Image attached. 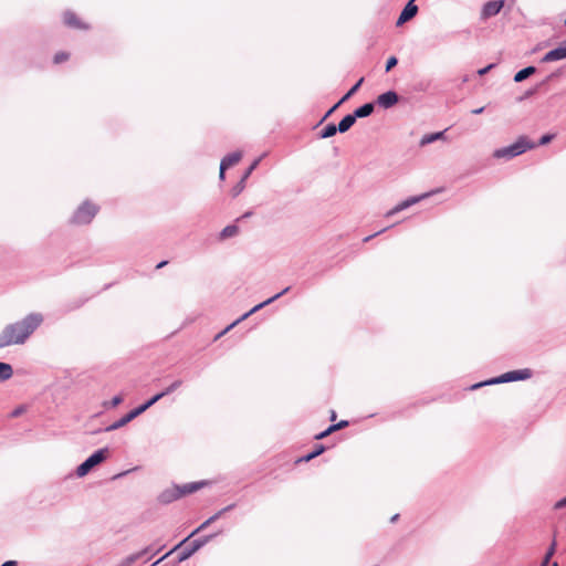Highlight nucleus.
<instances>
[{
  "mask_svg": "<svg viewBox=\"0 0 566 566\" xmlns=\"http://www.w3.org/2000/svg\"><path fill=\"white\" fill-rule=\"evenodd\" d=\"M182 385V380L180 379H177L175 381H172L168 387H166L164 390H161L160 392L154 395L151 398L154 399L155 403L158 402L161 398L170 395L171 392H174L175 390H177L180 386Z\"/></svg>",
  "mask_w": 566,
  "mask_h": 566,
  "instance_id": "412c9836",
  "label": "nucleus"
},
{
  "mask_svg": "<svg viewBox=\"0 0 566 566\" xmlns=\"http://www.w3.org/2000/svg\"><path fill=\"white\" fill-rule=\"evenodd\" d=\"M241 158H242L241 151L230 153L221 159L220 166L222 167V169H228L231 166L238 164L241 160Z\"/></svg>",
  "mask_w": 566,
  "mask_h": 566,
  "instance_id": "aec40b11",
  "label": "nucleus"
},
{
  "mask_svg": "<svg viewBox=\"0 0 566 566\" xmlns=\"http://www.w3.org/2000/svg\"><path fill=\"white\" fill-rule=\"evenodd\" d=\"M239 232V228L235 224H229L220 232V239L224 240L234 237Z\"/></svg>",
  "mask_w": 566,
  "mask_h": 566,
  "instance_id": "cd10ccee",
  "label": "nucleus"
},
{
  "mask_svg": "<svg viewBox=\"0 0 566 566\" xmlns=\"http://www.w3.org/2000/svg\"><path fill=\"white\" fill-rule=\"evenodd\" d=\"M399 518V514H395L391 516L390 522L395 523Z\"/></svg>",
  "mask_w": 566,
  "mask_h": 566,
  "instance_id": "5fc2aeb1",
  "label": "nucleus"
},
{
  "mask_svg": "<svg viewBox=\"0 0 566 566\" xmlns=\"http://www.w3.org/2000/svg\"><path fill=\"white\" fill-rule=\"evenodd\" d=\"M336 419V412L334 410L331 411V420Z\"/></svg>",
  "mask_w": 566,
  "mask_h": 566,
  "instance_id": "6e6d98bb",
  "label": "nucleus"
},
{
  "mask_svg": "<svg viewBox=\"0 0 566 566\" xmlns=\"http://www.w3.org/2000/svg\"><path fill=\"white\" fill-rule=\"evenodd\" d=\"M159 549L157 551H154L151 546H147L145 547L144 549L135 553V554H130L128 555L127 557H125L119 565L117 566H132L135 562H137L138 559H140L142 557L150 554V555H155L158 553Z\"/></svg>",
  "mask_w": 566,
  "mask_h": 566,
  "instance_id": "a211bd4d",
  "label": "nucleus"
},
{
  "mask_svg": "<svg viewBox=\"0 0 566 566\" xmlns=\"http://www.w3.org/2000/svg\"><path fill=\"white\" fill-rule=\"evenodd\" d=\"M433 193L432 192H427V193H422L420 196H413V197H409L407 198L406 200L401 201L400 203H398L397 206H395L392 209H390L387 213H386V217L387 218H390L395 214H397L398 212L405 210V209H408L410 208L411 206L420 202L422 199L424 198H428L429 196H431Z\"/></svg>",
  "mask_w": 566,
  "mask_h": 566,
  "instance_id": "1a4fd4ad",
  "label": "nucleus"
},
{
  "mask_svg": "<svg viewBox=\"0 0 566 566\" xmlns=\"http://www.w3.org/2000/svg\"><path fill=\"white\" fill-rule=\"evenodd\" d=\"M536 91H537V87H533V88L527 90L522 96H520L517 98V101L522 102V101L533 96L536 93Z\"/></svg>",
  "mask_w": 566,
  "mask_h": 566,
  "instance_id": "a19ab883",
  "label": "nucleus"
},
{
  "mask_svg": "<svg viewBox=\"0 0 566 566\" xmlns=\"http://www.w3.org/2000/svg\"><path fill=\"white\" fill-rule=\"evenodd\" d=\"M245 181L244 178H241L240 181L237 182V185L233 186V188L231 189V195L232 197H238L244 189L245 187Z\"/></svg>",
  "mask_w": 566,
  "mask_h": 566,
  "instance_id": "c756f323",
  "label": "nucleus"
},
{
  "mask_svg": "<svg viewBox=\"0 0 566 566\" xmlns=\"http://www.w3.org/2000/svg\"><path fill=\"white\" fill-rule=\"evenodd\" d=\"M209 484V481L202 480V481H196V482H189L179 485L178 484V495L179 497H184L186 495L192 494L202 488L207 486Z\"/></svg>",
  "mask_w": 566,
  "mask_h": 566,
  "instance_id": "4468645a",
  "label": "nucleus"
},
{
  "mask_svg": "<svg viewBox=\"0 0 566 566\" xmlns=\"http://www.w3.org/2000/svg\"><path fill=\"white\" fill-rule=\"evenodd\" d=\"M532 375H533V371L530 368L511 370V371H506L500 376L486 379L484 381L476 382V384L472 385L470 387V389L475 390L483 386L526 380V379H530L532 377Z\"/></svg>",
  "mask_w": 566,
  "mask_h": 566,
  "instance_id": "7ed1b4c3",
  "label": "nucleus"
},
{
  "mask_svg": "<svg viewBox=\"0 0 566 566\" xmlns=\"http://www.w3.org/2000/svg\"><path fill=\"white\" fill-rule=\"evenodd\" d=\"M325 450H326V447L324 444H322V443L315 444L314 449L311 452L301 457L296 462H308V461L315 459L316 457L321 455L322 453H324Z\"/></svg>",
  "mask_w": 566,
  "mask_h": 566,
  "instance_id": "b1692460",
  "label": "nucleus"
},
{
  "mask_svg": "<svg viewBox=\"0 0 566 566\" xmlns=\"http://www.w3.org/2000/svg\"><path fill=\"white\" fill-rule=\"evenodd\" d=\"M0 566H18V562L7 560V562L2 563Z\"/></svg>",
  "mask_w": 566,
  "mask_h": 566,
  "instance_id": "de8ad7c7",
  "label": "nucleus"
},
{
  "mask_svg": "<svg viewBox=\"0 0 566 566\" xmlns=\"http://www.w3.org/2000/svg\"><path fill=\"white\" fill-rule=\"evenodd\" d=\"M153 556H154V555H149V556L147 557V560H150V559L153 558Z\"/></svg>",
  "mask_w": 566,
  "mask_h": 566,
  "instance_id": "13d9d810",
  "label": "nucleus"
},
{
  "mask_svg": "<svg viewBox=\"0 0 566 566\" xmlns=\"http://www.w3.org/2000/svg\"><path fill=\"white\" fill-rule=\"evenodd\" d=\"M167 263H168V261H166V260L160 261V262L156 265V269H161V268H164Z\"/></svg>",
  "mask_w": 566,
  "mask_h": 566,
  "instance_id": "603ef678",
  "label": "nucleus"
},
{
  "mask_svg": "<svg viewBox=\"0 0 566 566\" xmlns=\"http://www.w3.org/2000/svg\"><path fill=\"white\" fill-rule=\"evenodd\" d=\"M109 453L108 448H102L96 451H94L90 457H87L77 468H76V475L78 478H83L87 475L93 468L102 463L106 460L107 455Z\"/></svg>",
  "mask_w": 566,
  "mask_h": 566,
  "instance_id": "423d86ee",
  "label": "nucleus"
},
{
  "mask_svg": "<svg viewBox=\"0 0 566 566\" xmlns=\"http://www.w3.org/2000/svg\"><path fill=\"white\" fill-rule=\"evenodd\" d=\"M566 59V40H564L558 46L548 51L541 59L542 63H549Z\"/></svg>",
  "mask_w": 566,
  "mask_h": 566,
  "instance_id": "f8f14e48",
  "label": "nucleus"
},
{
  "mask_svg": "<svg viewBox=\"0 0 566 566\" xmlns=\"http://www.w3.org/2000/svg\"><path fill=\"white\" fill-rule=\"evenodd\" d=\"M398 64V59L396 56H390L386 61L385 71L389 72L391 71L396 65Z\"/></svg>",
  "mask_w": 566,
  "mask_h": 566,
  "instance_id": "c9c22d12",
  "label": "nucleus"
},
{
  "mask_svg": "<svg viewBox=\"0 0 566 566\" xmlns=\"http://www.w3.org/2000/svg\"><path fill=\"white\" fill-rule=\"evenodd\" d=\"M565 507H566V495L564 497L559 499L558 501H556L553 505V509L555 511H558V510H562Z\"/></svg>",
  "mask_w": 566,
  "mask_h": 566,
  "instance_id": "ea45409f",
  "label": "nucleus"
},
{
  "mask_svg": "<svg viewBox=\"0 0 566 566\" xmlns=\"http://www.w3.org/2000/svg\"><path fill=\"white\" fill-rule=\"evenodd\" d=\"M444 133H446V130H441V132H436V133H430V134L423 135L419 143L420 147H424V146L432 144L437 140L443 139Z\"/></svg>",
  "mask_w": 566,
  "mask_h": 566,
  "instance_id": "5701e85b",
  "label": "nucleus"
},
{
  "mask_svg": "<svg viewBox=\"0 0 566 566\" xmlns=\"http://www.w3.org/2000/svg\"><path fill=\"white\" fill-rule=\"evenodd\" d=\"M226 170L227 169H222V167L220 166V171H219L220 180H224V178H226Z\"/></svg>",
  "mask_w": 566,
  "mask_h": 566,
  "instance_id": "3c124183",
  "label": "nucleus"
},
{
  "mask_svg": "<svg viewBox=\"0 0 566 566\" xmlns=\"http://www.w3.org/2000/svg\"><path fill=\"white\" fill-rule=\"evenodd\" d=\"M495 66H496V64H495V63H490V64H488L486 66H484V67H482V69L478 70V74H479L480 76H484V75H485V74H488L491 70H493Z\"/></svg>",
  "mask_w": 566,
  "mask_h": 566,
  "instance_id": "58836bf2",
  "label": "nucleus"
},
{
  "mask_svg": "<svg viewBox=\"0 0 566 566\" xmlns=\"http://www.w3.org/2000/svg\"><path fill=\"white\" fill-rule=\"evenodd\" d=\"M43 322V316L39 313H31L21 321L8 324L0 333V349L21 345L34 333Z\"/></svg>",
  "mask_w": 566,
  "mask_h": 566,
  "instance_id": "f257e3e1",
  "label": "nucleus"
},
{
  "mask_svg": "<svg viewBox=\"0 0 566 566\" xmlns=\"http://www.w3.org/2000/svg\"><path fill=\"white\" fill-rule=\"evenodd\" d=\"M555 138V134H545L543 135L536 146H545L549 144Z\"/></svg>",
  "mask_w": 566,
  "mask_h": 566,
  "instance_id": "f704fd0d",
  "label": "nucleus"
},
{
  "mask_svg": "<svg viewBox=\"0 0 566 566\" xmlns=\"http://www.w3.org/2000/svg\"><path fill=\"white\" fill-rule=\"evenodd\" d=\"M552 557L544 555V557L541 560V566H548L551 563Z\"/></svg>",
  "mask_w": 566,
  "mask_h": 566,
  "instance_id": "a18cd8bd",
  "label": "nucleus"
},
{
  "mask_svg": "<svg viewBox=\"0 0 566 566\" xmlns=\"http://www.w3.org/2000/svg\"><path fill=\"white\" fill-rule=\"evenodd\" d=\"M217 535H218V533L205 535V536L193 539L191 543H189L187 546H185L179 552L178 557H177V563H181V562H185L186 559L190 558L197 551H199L201 547H203L206 544H208Z\"/></svg>",
  "mask_w": 566,
  "mask_h": 566,
  "instance_id": "6e6552de",
  "label": "nucleus"
},
{
  "mask_svg": "<svg viewBox=\"0 0 566 566\" xmlns=\"http://www.w3.org/2000/svg\"><path fill=\"white\" fill-rule=\"evenodd\" d=\"M260 161H261V158H256L251 163V165L248 167V169L245 170V172L242 176V178H244V180H247L249 178V176L252 174V171L259 166Z\"/></svg>",
  "mask_w": 566,
  "mask_h": 566,
  "instance_id": "473e14b6",
  "label": "nucleus"
},
{
  "mask_svg": "<svg viewBox=\"0 0 566 566\" xmlns=\"http://www.w3.org/2000/svg\"><path fill=\"white\" fill-rule=\"evenodd\" d=\"M13 376V367L9 363L0 361V382L9 380Z\"/></svg>",
  "mask_w": 566,
  "mask_h": 566,
  "instance_id": "a878e982",
  "label": "nucleus"
},
{
  "mask_svg": "<svg viewBox=\"0 0 566 566\" xmlns=\"http://www.w3.org/2000/svg\"><path fill=\"white\" fill-rule=\"evenodd\" d=\"M69 57H70V54H69L67 52H63V51H62V52H57V53L54 55L53 61H54V63H55V64H60V63H62V62L67 61V60H69Z\"/></svg>",
  "mask_w": 566,
  "mask_h": 566,
  "instance_id": "72a5a7b5",
  "label": "nucleus"
},
{
  "mask_svg": "<svg viewBox=\"0 0 566 566\" xmlns=\"http://www.w3.org/2000/svg\"><path fill=\"white\" fill-rule=\"evenodd\" d=\"M343 103H340V99L334 104L326 113L325 115L322 117V119L319 120V124H322L324 120H326Z\"/></svg>",
  "mask_w": 566,
  "mask_h": 566,
  "instance_id": "e433bc0d",
  "label": "nucleus"
},
{
  "mask_svg": "<svg viewBox=\"0 0 566 566\" xmlns=\"http://www.w3.org/2000/svg\"><path fill=\"white\" fill-rule=\"evenodd\" d=\"M155 405V401L154 399L150 397L148 400H146L145 402H143L142 405L137 406L136 408L132 409L130 411H128L127 413H125L122 418H119L118 420H116L115 422H113L112 424L107 426L104 431L105 432H111V431H114V430H117L124 426H126L127 423H129L130 421H133L135 418H137L138 416H140L142 413H144L146 410H148L151 406Z\"/></svg>",
  "mask_w": 566,
  "mask_h": 566,
  "instance_id": "39448f33",
  "label": "nucleus"
},
{
  "mask_svg": "<svg viewBox=\"0 0 566 566\" xmlns=\"http://www.w3.org/2000/svg\"><path fill=\"white\" fill-rule=\"evenodd\" d=\"M235 507V503L229 504L228 506L221 509L223 513L226 514L229 511H232Z\"/></svg>",
  "mask_w": 566,
  "mask_h": 566,
  "instance_id": "09e8293b",
  "label": "nucleus"
},
{
  "mask_svg": "<svg viewBox=\"0 0 566 566\" xmlns=\"http://www.w3.org/2000/svg\"><path fill=\"white\" fill-rule=\"evenodd\" d=\"M63 22L66 27L77 30H88L90 25L82 22L73 11H65L63 14Z\"/></svg>",
  "mask_w": 566,
  "mask_h": 566,
  "instance_id": "dca6fc26",
  "label": "nucleus"
},
{
  "mask_svg": "<svg viewBox=\"0 0 566 566\" xmlns=\"http://www.w3.org/2000/svg\"><path fill=\"white\" fill-rule=\"evenodd\" d=\"M334 432L337 431V430H340V429H344L348 426V421L347 420H340L339 422L337 423H333L331 424Z\"/></svg>",
  "mask_w": 566,
  "mask_h": 566,
  "instance_id": "79ce46f5",
  "label": "nucleus"
},
{
  "mask_svg": "<svg viewBox=\"0 0 566 566\" xmlns=\"http://www.w3.org/2000/svg\"><path fill=\"white\" fill-rule=\"evenodd\" d=\"M415 1L416 0H409L407 2V4L402 9V11L400 12V14L396 21L397 27L402 25L403 23L408 22L409 20H411L412 18H415L417 15L419 8L415 3Z\"/></svg>",
  "mask_w": 566,
  "mask_h": 566,
  "instance_id": "9b49d317",
  "label": "nucleus"
},
{
  "mask_svg": "<svg viewBox=\"0 0 566 566\" xmlns=\"http://www.w3.org/2000/svg\"><path fill=\"white\" fill-rule=\"evenodd\" d=\"M364 82V77H360L348 91L347 93L340 98V103H345L347 99H349L361 86Z\"/></svg>",
  "mask_w": 566,
  "mask_h": 566,
  "instance_id": "c85d7f7f",
  "label": "nucleus"
},
{
  "mask_svg": "<svg viewBox=\"0 0 566 566\" xmlns=\"http://www.w3.org/2000/svg\"><path fill=\"white\" fill-rule=\"evenodd\" d=\"M98 212V206L85 200L77 207L73 216L70 219V223L75 226H85L92 222L94 217Z\"/></svg>",
  "mask_w": 566,
  "mask_h": 566,
  "instance_id": "20e7f679",
  "label": "nucleus"
},
{
  "mask_svg": "<svg viewBox=\"0 0 566 566\" xmlns=\"http://www.w3.org/2000/svg\"><path fill=\"white\" fill-rule=\"evenodd\" d=\"M374 111H375V103L368 102V103H365L361 106L357 107L353 112V114L356 117V119H358V118H365V117L370 116L374 113Z\"/></svg>",
  "mask_w": 566,
  "mask_h": 566,
  "instance_id": "6ab92c4d",
  "label": "nucleus"
},
{
  "mask_svg": "<svg viewBox=\"0 0 566 566\" xmlns=\"http://www.w3.org/2000/svg\"><path fill=\"white\" fill-rule=\"evenodd\" d=\"M179 499L178 484H172L170 488L165 489L159 493L157 497L158 502L165 505L170 504Z\"/></svg>",
  "mask_w": 566,
  "mask_h": 566,
  "instance_id": "f3484780",
  "label": "nucleus"
},
{
  "mask_svg": "<svg viewBox=\"0 0 566 566\" xmlns=\"http://www.w3.org/2000/svg\"><path fill=\"white\" fill-rule=\"evenodd\" d=\"M564 24H565V27H566V18H565Z\"/></svg>",
  "mask_w": 566,
  "mask_h": 566,
  "instance_id": "680f3d73",
  "label": "nucleus"
},
{
  "mask_svg": "<svg viewBox=\"0 0 566 566\" xmlns=\"http://www.w3.org/2000/svg\"><path fill=\"white\" fill-rule=\"evenodd\" d=\"M356 120L357 119L353 113L345 115L337 124L338 132L342 134L348 132L356 123Z\"/></svg>",
  "mask_w": 566,
  "mask_h": 566,
  "instance_id": "4be33fe9",
  "label": "nucleus"
},
{
  "mask_svg": "<svg viewBox=\"0 0 566 566\" xmlns=\"http://www.w3.org/2000/svg\"><path fill=\"white\" fill-rule=\"evenodd\" d=\"M551 566H558V563H557V562H554V563H552V565H551Z\"/></svg>",
  "mask_w": 566,
  "mask_h": 566,
  "instance_id": "4d7b16f0",
  "label": "nucleus"
},
{
  "mask_svg": "<svg viewBox=\"0 0 566 566\" xmlns=\"http://www.w3.org/2000/svg\"><path fill=\"white\" fill-rule=\"evenodd\" d=\"M223 511L222 510H219L217 513H214L213 515L210 516V521H217L219 520L222 515H223Z\"/></svg>",
  "mask_w": 566,
  "mask_h": 566,
  "instance_id": "c03bdc74",
  "label": "nucleus"
},
{
  "mask_svg": "<svg viewBox=\"0 0 566 566\" xmlns=\"http://www.w3.org/2000/svg\"><path fill=\"white\" fill-rule=\"evenodd\" d=\"M252 216V211H247L245 213L242 214V219H245V218H249Z\"/></svg>",
  "mask_w": 566,
  "mask_h": 566,
  "instance_id": "864d4df0",
  "label": "nucleus"
},
{
  "mask_svg": "<svg viewBox=\"0 0 566 566\" xmlns=\"http://www.w3.org/2000/svg\"><path fill=\"white\" fill-rule=\"evenodd\" d=\"M22 412H23V408H22V407H18V408H15V409L12 411V417H18V416H20Z\"/></svg>",
  "mask_w": 566,
  "mask_h": 566,
  "instance_id": "49530a36",
  "label": "nucleus"
},
{
  "mask_svg": "<svg viewBox=\"0 0 566 566\" xmlns=\"http://www.w3.org/2000/svg\"><path fill=\"white\" fill-rule=\"evenodd\" d=\"M334 432L332 426L329 424L324 431L317 433L314 438L316 440H322V439H325L326 437H328L329 434H332Z\"/></svg>",
  "mask_w": 566,
  "mask_h": 566,
  "instance_id": "4c0bfd02",
  "label": "nucleus"
},
{
  "mask_svg": "<svg viewBox=\"0 0 566 566\" xmlns=\"http://www.w3.org/2000/svg\"><path fill=\"white\" fill-rule=\"evenodd\" d=\"M153 556H154V555H149V556L147 557V560H150V559L153 558Z\"/></svg>",
  "mask_w": 566,
  "mask_h": 566,
  "instance_id": "bf43d9fd",
  "label": "nucleus"
},
{
  "mask_svg": "<svg viewBox=\"0 0 566 566\" xmlns=\"http://www.w3.org/2000/svg\"><path fill=\"white\" fill-rule=\"evenodd\" d=\"M338 132L337 125L328 123L318 134L319 138L325 139L333 137Z\"/></svg>",
  "mask_w": 566,
  "mask_h": 566,
  "instance_id": "bb28decb",
  "label": "nucleus"
},
{
  "mask_svg": "<svg viewBox=\"0 0 566 566\" xmlns=\"http://www.w3.org/2000/svg\"><path fill=\"white\" fill-rule=\"evenodd\" d=\"M391 227H392V226L386 227V228H384V229H381V230H379V231L375 232L374 234H370V235L366 237L363 241H364V242H368V241H370L373 238H375V237H377V235H379V234L384 233L385 231H387V230H388L389 228H391Z\"/></svg>",
  "mask_w": 566,
  "mask_h": 566,
  "instance_id": "37998d69",
  "label": "nucleus"
},
{
  "mask_svg": "<svg viewBox=\"0 0 566 566\" xmlns=\"http://www.w3.org/2000/svg\"><path fill=\"white\" fill-rule=\"evenodd\" d=\"M153 556H154V555H149V556L147 557V560H150V559L153 558Z\"/></svg>",
  "mask_w": 566,
  "mask_h": 566,
  "instance_id": "052dcab7",
  "label": "nucleus"
},
{
  "mask_svg": "<svg viewBox=\"0 0 566 566\" xmlns=\"http://www.w3.org/2000/svg\"><path fill=\"white\" fill-rule=\"evenodd\" d=\"M536 71H537L536 67L533 65L526 66L515 73L514 82L521 83V82L525 81L526 78H528L530 76H532L533 74H535Z\"/></svg>",
  "mask_w": 566,
  "mask_h": 566,
  "instance_id": "393cba45",
  "label": "nucleus"
},
{
  "mask_svg": "<svg viewBox=\"0 0 566 566\" xmlns=\"http://www.w3.org/2000/svg\"><path fill=\"white\" fill-rule=\"evenodd\" d=\"M213 522L214 521H210V517L208 520H206L195 531H192L188 537H186L178 545H176L170 552L166 553L164 556H161L159 559H157L155 563H153L151 566H157L160 562H163L165 558H167L170 554H172L175 551H177L180 546H182L190 537H192L196 534H198L199 532L206 530Z\"/></svg>",
  "mask_w": 566,
  "mask_h": 566,
  "instance_id": "2eb2a0df",
  "label": "nucleus"
},
{
  "mask_svg": "<svg viewBox=\"0 0 566 566\" xmlns=\"http://www.w3.org/2000/svg\"><path fill=\"white\" fill-rule=\"evenodd\" d=\"M504 4H505L504 0L488 1L482 7L480 19L485 21L492 17L497 15L501 12V10L503 9Z\"/></svg>",
  "mask_w": 566,
  "mask_h": 566,
  "instance_id": "9d476101",
  "label": "nucleus"
},
{
  "mask_svg": "<svg viewBox=\"0 0 566 566\" xmlns=\"http://www.w3.org/2000/svg\"><path fill=\"white\" fill-rule=\"evenodd\" d=\"M536 147V144L531 142L527 136L522 135L520 136L515 143L497 148L493 151V157L496 159H512L514 157H517L527 150L534 149Z\"/></svg>",
  "mask_w": 566,
  "mask_h": 566,
  "instance_id": "f03ea898",
  "label": "nucleus"
},
{
  "mask_svg": "<svg viewBox=\"0 0 566 566\" xmlns=\"http://www.w3.org/2000/svg\"><path fill=\"white\" fill-rule=\"evenodd\" d=\"M484 112V107H479V108H475V109H472V114L474 115H480Z\"/></svg>",
  "mask_w": 566,
  "mask_h": 566,
  "instance_id": "8fccbe9b",
  "label": "nucleus"
},
{
  "mask_svg": "<svg viewBox=\"0 0 566 566\" xmlns=\"http://www.w3.org/2000/svg\"><path fill=\"white\" fill-rule=\"evenodd\" d=\"M291 290V286H286L285 289H283L281 292L276 293L275 295L269 297L268 300L256 304L255 306H253L250 311H248L247 313H244L243 315H241L238 319H235L233 323H231L229 326H227L222 332H220L217 336H216V339L222 337L224 334H227L231 328H233L237 324L241 323L242 321L247 319L249 316H251L252 314L259 312L260 310H262L263 307L270 305L271 303H273L274 301L279 300L281 296H283L284 294H286L289 291Z\"/></svg>",
  "mask_w": 566,
  "mask_h": 566,
  "instance_id": "0eeeda50",
  "label": "nucleus"
},
{
  "mask_svg": "<svg viewBox=\"0 0 566 566\" xmlns=\"http://www.w3.org/2000/svg\"><path fill=\"white\" fill-rule=\"evenodd\" d=\"M122 401H123V397H122L120 395H117V396H114V397L112 398V400H109V401H105V402L103 403V406H104L105 408H115V407H117L118 405H120V403H122Z\"/></svg>",
  "mask_w": 566,
  "mask_h": 566,
  "instance_id": "2f4dec72",
  "label": "nucleus"
},
{
  "mask_svg": "<svg viewBox=\"0 0 566 566\" xmlns=\"http://www.w3.org/2000/svg\"><path fill=\"white\" fill-rule=\"evenodd\" d=\"M557 545L558 544H557V539H556V532H554L552 542H551L549 546L547 547L545 555L553 557L556 553Z\"/></svg>",
  "mask_w": 566,
  "mask_h": 566,
  "instance_id": "7c9ffc66",
  "label": "nucleus"
},
{
  "mask_svg": "<svg viewBox=\"0 0 566 566\" xmlns=\"http://www.w3.org/2000/svg\"><path fill=\"white\" fill-rule=\"evenodd\" d=\"M399 102V95L397 92L390 90L381 93L377 96L376 103L378 106L388 109L394 107Z\"/></svg>",
  "mask_w": 566,
  "mask_h": 566,
  "instance_id": "ddd939ff",
  "label": "nucleus"
}]
</instances>
